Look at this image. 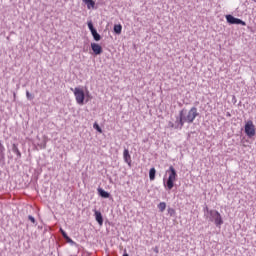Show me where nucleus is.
I'll return each instance as SVG.
<instances>
[{
	"label": "nucleus",
	"instance_id": "obj_1",
	"mask_svg": "<svg viewBox=\"0 0 256 256\" xmlns=\"http://www.w3.org/2000/svg\"><path fill=\"white\" fill-rule=\"evenodd\" d=\"M179 120L178 123L180 127H183L185 123H188V125H191L199 117V111L197 110V107H192L189 111L187 109L183 108L179 111Z\"/></svg>",
	"mask_w": 256,
	"mask_h": 256
},
{
	"label": "nucleus",
	"instance_id": "obj_2",
	"mask_svg": "<svg viewBox=\"0 0 256 256\" xmlns=\"http://www.w3.org/2000/svg\"><path fill=\"white\" fill-rule=\"evenodd\" d=\"M166 173H169V177L166 182L164 181V187H166L168 191H171V189L175 187V181H177V170H175L173 166H170Z\"/></svg>",
	"mask_w": 256,
	"mask_h": 256
},
{
	"label": "nucleus",
	"instance_id": "obj_3",
	"mask_svg": "<svg viewBox=\"0 0 256 256\" xmlns=\"http://www.w3.org/2000/svg\"><path fill=\"white\" fill-rule=\"evenodd\" d=\"M208 219L209 221L215 223L216 227H220V225H223V218L221 217V213L217 210H210L208 211Z\"/></svg>",
	"mask_w": 256,
	"mask_h": 256
},
{
	"label": "nucleus",
	"instance_id": "obj_4",
	"mask_svg": "<svg viewBox=\"0 0 256 256\" xmlns=\"http://www.w3.org/2000/svg\"><path fill=\"white\" fill-rule=\"evenodd\" d=\"M71 91L74 92L76 103H78V105H83V103H85V91L77 87L74 90L71 88Z\"/></svg>",
	"mask_w": 256,
	"mask_h": 256
},
{
	"label": "nucleus",
	"instance_id": "obj_5",
	"mask_svg": "<svg viewBox=\"0 0 256 256\" xmlns=\"http://www.w3.org/2000/svg\"><path fill=\"white\" fill-rule=\"evenodd\" d=\"M244 131L247 137H249V139H251L252 137H255L256 131H255V125L253 124V121L249 120L248 122H246L244 126Z\"/></svg>",
	"mask_w": 256,
	"mask_h": 256
},
{
	"label": "nucleus",
	"instance_id": "obj_6",
	"mask_svg": "<svg viewBox=\"0 0 256 256\" xmlns=\"http://www.w3.org/2000/svg\"><path fill=\"white\" fill-rule=\"evenodd\" d=\"M226 21L229 23V25H242L245 27L247 23L239 18H236L235 16L228 14L226 15Z\"/></svg>",
	"mask_w": 256,
	"mask_h": 256
},
{
	"label": "nucleus",
	"instance_id": "obj_7",
	"mask_svg": "<svg viewBox=\"0 0 256 256\" xmlns=\"http://www.w3.org/2000/svg\"><path fill=\"white\" fill-rule=\"evenodd\" d=\"M91 49L94 55H101L103 53V47L97 43H91Z\"/></svg>",
	"mask_w": 256,
	"mask_h": 256
},
{
	"label": "nucleus",
	"instance_id": "obj_8",
	"mask_svg": "<svg viewBox=\"0 0 256 256\" xmlns=\"http://www.w3.org/2000/svg\"><path fill=\"white\" fill-rule=\"evenodd\" d=\"M97 191L99 197H102V199H109L111 197V193L105 191L103 188H98Z\"/></svg>",
	"mask_w": 256,
	"mask_h": 256
},
{
	"label": "nucleus",
	"instance_id": "obj_9",
	"mask_svg": "<svg viewBox=\"0 0 256 256\" xmlns=\"http://www.w3.org/2000/svg\"><path fill=\"white\" fill-rule=\"evenodd\" d=\"M94 216L99 225H103V214H101V211L94 210Z\"/></svg>",
	"mask_w": 256,
	"mask_h": 256
},
{
	"label": "nucleus",
	"instance_id": "obj_10",
	"mask_svg": "<svg viewBox=\"0 0 256 256\" xmlns=\"http://www.w3.org/2000/svg\"><path fill=\"white\" fill-rule=\"evenodd\" d=\"M168 125H169V127H171L172 129H180V130L183 129V126H181V125L179 124V116L176 117L175 123L169 122Z\"/></svg>",
	"mask_w": 256,
	"mask_h": 256
},
{
	"label": "nucleus",
	"instance_id": "obj_11",
	"mask_svg": "<svg viewBox=\"0 0 256 256\" xmlns=\"http://www.w3.org/2000/svg\"><path fill=\"white\" fill-rule=\"evenodd\" d=\"M123 157H124L125 163H128L129 165H131V154H129L128 149H124Z\"/></svg>",
	"mask_w": 256,
	"mask_h": 256
},
{
	"label": "nucleus",
	"instance_id": "obj_12",
	"mask_svg": "<svg viewBox=\"0 0 256 256\" xmlns=\"http://www.w3.org/2000/svg\"><path fill=\"white\" fill-rule=\"evenodd\" d=\"M12 152L15 153L16 159H21V151H19L17 144L12 145Z\"/></svg>",
	"mask_w": 256,
	"mask_h": 256
},
{
	"label": "nucleus",
	"instance_id": "obj_13",
	"mask_svg": "<svg viewBox=\"0 0 256 256\" xmlns=\"http://www.w3.org/2000/svg\"><path fill=\"white\" fill-rule=\"evenodd\" d=\"M113 31L116 35H121V32L123 31V26L121 24L114 25Z\"/></svg>",
	"mask_w": 256,
	"mask_h": 256
},
{
	"label": "nucleus",
	"instance_id": "obj_14",
	"mask_svg": "<svg viewBox=\"0 0 256 256\" xmlns=\"http://www.w3.org/2000/svg\"><path fill=\"white\" fill-rule=\"evenodd\" d=\"M85 5H87V9H95V2L93 0H82Z\"/></svg>",
	"mask_w": 256,
	"mask_h": 256
},
{
	"label": "nucleus",
	"instance_id": "obj_15",
	"mask_svg": "<svg viewBox=\"0 0 256 256\" xmlns=\"http://www.w3.org/2000/svg\"><path fill=\"white\" fill-rule=\"evenodd\" d=\"M155 175H157V170H155V168H151L149 170V179H150V181H155Z\"/></svg>",
	"mask_w": 256,
	"mask_h": 256
},
{
	"label": "nucleus",
	"instance_id": "obj_16",
	"mask_svg": "<svg viewBox=\"0 0 256 256\" xmlns=\"http://www.w3.org/2000/svg\"><path fill=\"white\" fill-rule=\"evenodd\" d=\"M158 209L160 211V213H163V211H165V209H167V203L165 202H160L158 204Z\"/></svg>",
	"mask_w": 256,
	"mask_h": 256
},
{
	"label": "nucleus",
	"instance_id": "obj_17",
	"mask_svg": "<svg viewBox=\"0 0 256 256\" xmlns=\"http://www.w3.org/2000/svg\"><path fill=\"white\" fill-rule=\"evenodd\" d=\"M92 37L94 39V41H100L101 40V34L97 32V30L95 32H92Z\"/></svg>",
	"mask_w": 256,
	"mask_h": 256
},
{
	"label": "nucleus",
	"instance_id": "obj_18",
	"mask_svg": "<svg viewBox=\"0 0 256 256\" xmlns=\"http://www.w3.org/2000/svg\"><path fill=\"white\" fill-rule=\"evenodd\" d=\"M87 25H88V29H89V31H90L91 34L94 33L95 31H97V29L95 28V26H93V22H92V21H89V22L87 23Z\"/></svg>",
	"mask_w": 256,
	"mask_h": 256
},
{
	"label": "nucleus",
	"instance_id": "obj_19",
	"mask_svg": "<svg viewBox=\"0 0 256 256\" xmlns=\"http://www.w3.org/2000/svg\"><path fill=\"white\" fill-rule=\"evenodd\" d=\"M87 25H88V29H89V31H90L91 34L94 33L95 31H97V29L95 28V26H93V22H92V21H89V22L87 23Z\"/></svg>",
	"mask_w": 256,
	"mask_h": 256
},
{
	"label": "nucleus",
	"instance_id": "obj_20",
	"mask_svg": "<svg viewBox=\"0 0 256 256\" xmlns=\"http://www.w3.org/2000/svg\"><path fill=\"white\" fill-rule=\"evenodd\" d=\"M93 128L97 130L98 133H103V129H101V126H99V123L95 122L93 124Z\"/></svg>",
	"mask_w": 256,
	"mask_h": 256
},
{
	"label": "nucleus",
	"instance_id": "obj_21",
	"mask_svg": "<svg viewBox=\"0 0 256 256\" xmlns=\"http://www.w3.org/2000/svg\"><path fill=\"white\" fill-rule=\"evenodd\" d=\"M26 97L28 101H33L35 99V96H33V94H30L29 91H26Z\"/></svg>",
	"mask_w": 256,
	"mask_h": 256
},
{
	"label": "nucleus",
	"instance_id": "obj_22",
	"mask_svg": "<svg viewBox=\"0 0 256 256\" xmlns=\"http://www.w3.org/2000/svg\"><path fill=\"white\" fill-rule=\"evenodd\" d=\"M64 239L67 243H70V245H77V243L75 241H73V239H71V237H69V236Z\"/></svg>",
	"mask_w": 256,
	"mask_h": 256
},
{
	"label": "nucleus",
	"instance_id": "obj_23",
	"mask_svg": "<svg viewBox=\"0 0 256 256\" xmlns=\"http://www.w3.org/2000/svg\"><path fill=\"white\" fill-rule=\"evenodd\" d=\"M60 232H61L63 239H65L66 237L69 236V235H67V232H65V230H63V228H60Z\"/></svg>",
	"mask_w": 256,
	"mask_h": 256
},
{
	"label": "nucleus",
	"instance_id": "obj_24",
	"mask_svg": "<svg viewBox=\"0 0 256 256\" xmlns=\"http://www.w3.org/2000/svg\"><path fill=\"white\" fill-rule=\"evenodd\" d=\"M28 219H29V221H31V223H33V224L37 223V220H35V217H33V216H31V215L28 216Z\"/></svg>",
	"mask_w": 256,
	"mask_h": 256
},
{
	"label": "nucleus",
	"instance_id": "obj_25",
	"mask_svg": "<svg viewBox=\"0 0 256 256\" xmlns=\"http://www.w3.org/2000/svg\"><path fill=\"white\" fill-rule=\"evenodd\" d=\"M154 253H159V247L156 246V247L154 248Z\"/></svg>",
	"mask_w": 256,
	"mask_h": 256
},
{
	"label": "nucleus",
	"instance_id": "obj_26",
	"mask_svg": "<svg viewBox=\"0 0 256 256\" xmlns=\"http://www.w3.org/2000/svg\"><path fill=\"white\" fill-rule=\"evenodd\" d=\"M204 211H207V213H209V211H211V210H209V207L206 206V207L204 208Z\"/></svg>",
	"mask_w": 256,
	"mask_h": 256
},
{
	"label": "nucleus",
	"instance_id": "obj_27",
	"mask_svg": "<svg viewBox=\"0 0 256 256\" xmlns=\"http://www.w3.org/2000/svg\"><path fill=\"white\" fill-rule=\"evenodd\" d=\"M0 149H3V143H1V140H0Z\"/></svg>",
	"mask_w": 256,
	"mask_h": 256
},
{
	"label": "nucleus",
	"instance_id": "obj_28",
	"mask_svg": "<svg viewBox=\"0 0 256 256\" xmlns=\"http://www.w3.org/2000/svg\"><path fill=\"white\" fill-rule=\"evenodd\" d=\"M46 147H47V145H46V144H44V145H43V149H46Z\"/></svg>",
	"mask_w": 256,
	"mask_h": 256
},
{
	"label": "nucleus",
	"instance_id": "obj_29",
	"mask_svg": "<svg viewBox=\"0 0 256 256\" xmlns=\"http://www.w3.org/2000/svg\"><path fill=\"white\" fill-rule=\"evenodd\" d=\"M123 256H129L126 252L123 254Z\"/></svg>",
	"mask_w": 256,
	"mask_h": 256
}]
</instances>
